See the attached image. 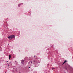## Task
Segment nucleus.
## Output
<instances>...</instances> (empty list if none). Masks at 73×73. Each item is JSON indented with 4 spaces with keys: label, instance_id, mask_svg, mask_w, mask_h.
<instances>
[{
    "label": "nucleus",
    "instance_id": "nucleus-1",
    "mask_svg": "<svg viewBox=\"0 0 73 73\" xmlns=\"http://www.w3.org/2000/svg\"><path fill=\"white\" fill-rule=\"evenodd\" d=\"M33 62L34 64H35V65H37L38 62H37V59H35L34 60Z\"/></svg>",
    "mask_w": 73,
    "mask_h": 73
},
{
    "label": "nucleus",
    "instance_id": "nucleus-2",
    "mask_svg": "<svg viewBox=\"0 0 73 73\" xmlns=\"http://www.w3.org/2000/svg\"><path fill=\"white\" fill-rule=\"evenodd\" d=\"M15 38V37H8V38H9V39L10 40H11V39H12V38Z\"/></svg>",
    "mask_w": 73,
    "mask_h": 73
},
{
    "label": "nucleus",
    "instance_id": "nucleus-3",
    "mask_svg": "<svg viewBox=\"0 0 73 73\" xmlns=\"http://www.w3.org/2000/svg\"><path fill=\"white\" fill-rule=\"evenodd\" d=\"M67 61L66 60H65L63 62V64H62V65H64L65 63V62H66Z\"/></svg>",
    "mask_w": 73,
    "mask_h": 73
},
{
    "label": "nucleus",
    "instance_id": "nucleus-4",
    "mask_svg": "<svg viewBox=\"0 0 73 73\" xmlns=\"http://www.w3.org/2000/svg\"><path fill=\"white\" fill-rule=\"evenodd\" d=\"M9 37H15V35H11L10 36H9Z\"/></svg>",
    "mask_w": 73,
    "mask_h": 73
},
{
    "label": "nucleus",
    "instance_id": "nucleus-5",
    "mask_svg": "<svg viewBox=\"0 0 73 73\" xmlns=\"http://www.w3.org/2000/svg\"><path fill=\"white\" fill-rule=\"evenodd\" d=\"M11 59V55H10L9 56V60H10Z\"/></svg>",
    "mask_w": 73,
    "mask_h": 73
},
{
    "label": "nucleus",
    "instance_id": "nucleus-6",
    "mask_svg": "<svg viewBox=\"0 0 73 73\" xmlns=\"http://www.w3.org/2000/svg\"><path fill=\"white\" fill-rule=\"evenodd\" d=\"M24 60H21V62H22L23 63V62H24Z\"/></svg>",
    "mask_w": 73,
    "mask_h": 73
},
{
    "label": "nucleus",
    "instance_id": "nucleus-7",
    "mask_svg": "<svg viewBox=\"0 0 73 73\" xmlns=\"http://www.w3.org/2000/svg\"><path fill=\"white\" fill-rule=\"evenodd\" d=\"M30 62H31V63L32 64V61H30Z\"/></svg>",
    "mask_w": 73,
    "mask_h": 73
},
{
    "label": "nucleus",
    "instance_id": "nucleus-8",
    "mask_svg": "<svg viewBox=\"0 0 73 73\" xmlns=\"http://www.w3.org/2000/svg\"><path fill=\"white\" fill-rule=\"evenodd\" d=\"M0 51H2L1 50H0Z\"/></svg>",
    "mask_w": 73,
    "mask_h": 73
},
{
    "label": "nucleus",
    "instance_id": "nucleus-9",
    "mask_svg": "<svg viewBox=\"0 0 73 73\" xmlns=\"http://www.w3.org/2000/svg\"><path fill=\"white\" fill-rule=\"evenodd\" d=\"M0 49H1V47H0Z\"/></svg>",
    "mask_w": 73,
    "mask_h": 73
},
{
    "label": "nucleus",
    "instance_id": "nucleus-10",
    "mask_svg": "<svg viewBox=\"0 0 73 73\" xmlns=\"http://www.w3.org/2000/svg\"><path fill=\"white\" fill-rule=\"evenodd\" d=\"M9 66V65H8V66Z\"/></svg>",
    "mask_w": 73,
    "mask_h": 73
},
{
    "label": "nucleus",
    "instance_id": "nucleus-11",
    "mask_svg": "<svg viewBox=\"0 0 73 73\" xmlns=\"http://www.w3.org/2000/svg\"><path fill=\"white\" fill-rule=\"evenodd\" d=\"M7 62H8V61H7Z\"/></svg>",
    "mask_w": 73,
    "mask_h": 73
},
{
    "label": "nucleus",
    "instance_id": "nucleus-12",
    "mask_svg": "<svg viewBox=\"0 0 73 73\" xmlns=\"http://www.w3.org/2000/svg\"><path fill=\"white\" fill-rule=\"evenodd\" d=\"M5 73H6V72H5Z\"/></svg>",
    "mask_w": 73,
    "mask_h": 73
},
{
    "label": "nucleus",
    "instance_id": "nucleus-13",
    "mask_svg": "<svg viewBox=\"0 0 73 73\" xmlns=\"http://www.w3.org/2000/svg\"><path fill=\"white\" fill-rule=\"evenodd\" d=\"M20 73H21L20 72Z\"/></svg>",
    "mask_w": 73,
    "mask_h": 73
}]
</instances>
